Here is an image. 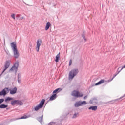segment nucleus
<instances>
[{"mask_svg":"<svg viewBox=\"0 0 125 125\" xmlns=\"http://www.w3.org/2000/svg\"><path fill=\"white\" fill-rule=\"evenodd\" d=\"M88 110H92V111H96L97 110V106H92L88 108Z\"/></svg>","mask_w":125,"mask_h":125,"instance_id":"13","label":"nucleus"},{"mask_svg":"<svg viewBox=\"0 0 125 125\" xmlns=\"http://www.w3.org/2000/svg\"><path fill=\"white\" fill-rule=\"evenodd\" d=\"M81 106H83V105H86L87 103L85 101H83V102H80Z\"/></svg>","mask_w":125,"mask_h":125,"instance_id":"23","label":"nucleus"},{"mask_svg":"<svg viewBox=\"0 0 125 125\" xmlns=\"http://www.w3.org/2000/svg\"><path fill=\"white\" fill-rule=\"evenodd\" d=\"M10 64V61H6V64L4 66L5 69H4L3 71L2 72V74H3V73H4V72H5L6 69L8 68V67H9Z\"/></svg>","mask_w":125,"mask_h":125,"instance_id":"9","label":"nucleus"},{"mask_svg":"<svg viewBox=\"0 0 125 125\" xmlns=\"http://www.w3.org/2000/svg\"><path fill=\"white\" fill-rule=\"evenodd\" d=\"M78 115H79V113H75V114H74V115H73V119H75V118H77V117H78Z\"/></svg>","mask_w":125,"mask_h":125,"instance_id":"24","label":"nucleus"},{"mask_svg":"<svg viewBox=\"0 0 125 125\" xmlns=\"http://www.w3.org/2000/svg\"><path fill=\"white\" fill-rule=\"evenodd\" d=\"M125 97V94L122 97H120L119 99H122V98H124V97Z\"/></svg>","mask_w":125,"mask_h":125,"instance_id":"30","label":"nucleus"},{"mask_svg":"<svg viewBox=\"0 0 125 125\" xmlns=\"http://www.w3.org/2000/svg\"><path fill=\"white\" fill-rule=\"evenodd\" d=\"M79 73V70L77 69H73L70 72L69 74V80H73L75 76Z\"/></svg>","mask_w":125,"mask_h":125,"instance_id":"2","label":"nucleus"},{"mask_svg":"<svg viewBox=\"0 0 125 125\" xmlns=\"http://www.w3.org/2000/svg\"><path fill=\"white\" fill-rule=\"evenodd\" d=\"M9 92V88H5L1 91L0 92V96H5L7 93Z\"/></svg>","mask_w":125,"mask_h":125,"instance_id":"4","label":"nucleus"},{"mask_svg":"<svg viewBox=\"0 0 125 125\" xmlns=\"http://www.w3.org/2000/svg\"><path fill=\"white\" fill-rule=\"evenodd\" d=\"M72 96H75V97H82L83 96V93H80L78 91H74L72 93Z\"/></svg>","mask_w":125,"mask_h":125,"instance_id":"5","label":"nucleus"},{"mask_svg":"<svg viewBox=\"0 0 125 125\" xmlns=\"http://www.w3.org/2000/svg\"><path fill=\"white\" fill-rule=\"evenodd\" d=\"M10 100H13V98L8 97L5 100V102H7V101H10Z\"/></svg>","mask_w":125,"mask_h":125,"instance_id":"21","label":"nucleus"},{"mask_svg":"<svg viewBox=\"0 0 125 125\" xmlns=\"http://www.w3.org/2000/svg\"><path fill=\"white\" fill-rule=\"evenodd\" d=\"M57 98V94H53L50 97L49 100V101H53V100H55Z\"/></svg>","mask_w":125,"mask_h":125,"instance_id":"10","label":"nucleus"},{"mask_svg":"<svg viewBox=\"0 0 125 125\" xmlns=\"http://www.w3.org/2000/svg\"><path fill=\"white\" fill-rule=\"evenodd\" d=\"M11 46L14 53V57H15V58H18V57H19V52H18V50L17 49V46L16 45V43H11Z\"/></svg>","mask_w":125,"mask_h":125,"instance_id":"1","label":"nucleus"},{"mask_svg":"<svg viewBox=\"0 0 125 125\" xmlns=\"http://www.w3.org/2000/svg\"><path fill=\"white\" fill-rule=\"evenodd\" d=\"M3 101H4V99H0V104H1V103H2V102H3Z\"/></svg>","mask_w":125,"mask_h":125,"instance_id":"27","label":"nucleus"},{"mask_svg":"<svg viewBox=\"0 0 125 125\" xmlns=\"http://www.w3.org/2000/svg\"><path fill=\"white\" fill-rule=\"evenodd\" d=\"M116 76H117V75H114V76L112 77V79H111V81L113 80V79H114V78H115V77H116Z\"/></svg>","mask_w":125,"mask_h":125,"instance_id":"31","label":"nucleus"},{"mask_svg":"<svg viewBox=\"0 0 125 125\" xmlns=\"http://www.w3.org/2000/svg\"><path fill=\"white\" fill-rule=\"evenodd\" d=\"M28 118H29L28 116H26V115H24L21 117L20 118H18V119H16V120H20L21 119H28Z\"/></svg>","mask_w":125,"mask_h":125,"instance_id":"22","label":"nucleus"},{"mask_svg":"<svg viewBox=\"0 0 125 125\" xmlns=\"http://www.w3.org/2000/svg\"><path fill=\"white\" fill-rule=\"evenodd\" d=\"M80 106H82V104H81V102H76L75 104V107H80Z\"/></svg>","mask_w":125,"mask_h":125,"instance_id":"18","label":"nucleus"},{"mask_svg":"<svg viewBox=\"0 0 125 125\" xmlns=\"http://www.w3.org/2000/svg\"><path fill=\"white\" fill-rule=\"evenodd\" d=\"M23 18H24V17H22V19H23Z\"/></svg>","mask_w":125,"mask_h":125,"instance_id":"33","label":"nucleus"},{"mask_svg":"<svg viewBox=\"0 0 125 125\" xmlns=\"http://www.w3.org/2000/svg\"><path fill=\"white\" fill-rule=\"evenodd\" d=\"M42 119H43V115H42V116L39 117L37 120L40 122V123L42 122Z\"/></svg>","mask_w":125,"mask_h":125,"instance_id":"19","label":"nucleus"},{"mask_svg":"<svg viewBox=\"0 0 125 125\" xmlns=\"http://www.w3.org/2000/svg\"><path fill=\"white\" fill-rule=\"evenodd\" d=\"M18 66H19L18 62L15 63L14 66L10 69V71H15L16 73V72H17V69H18Z\"/></svg>","mask_w":125,"mask_h":125,"instance_id":"7","label":"nucleus"},{"mask_svg":"<svg viewBox=\"0 0 125 125\" xmlns=\"http://www.w3.org/2000/svg\"><path fill=\"white\" fill-rule=\"evenodd\" d=\"M105 83V80H102L100 81L99 82L97 83L95 85L97 86V85H100V84H102V83Z\"/></svg>","mask_w":125,"mask_h":125,"instance_id":"12","label":"nucleus"},{"mask_svg":"<svg viewBox=\"0 0 125 125\" xmlns=\"http://www.w3.org/2000/svg\"><path fill=\"white\" fill-rule=\"evenodd\" d=\"M60 59V53H59L58 54H57L56 56L55 61L56 63L58 62V61H59Z\"/></svg>","mask_w":125,"mask_h":125,"instance_id":"14","label":"nucleus"},{"mask_svg":"<svg viewBox=\"0 0 125 125\" xmlns=\"http://www.w3.org/2000/svg\"><path fill=\"white\" fill-rule=\"evenodd\" d=\"M83 38L84 39V40H85V41H86V39H85V36L84 35H82Z\"/></svg>","mask_w":125,"mask_h":125,"instance_id":"29","label":"nucleus"},{"mask_svg":"<svg viewBox=\"0 0 125 125\" xmlns=\"http://www.w3.org/2000/svg\"><path fill=\"white\" fill-rule=\"evenodd\" d=\"M94 101H96V99H92L91 101H90V103H93Z\"/></svg>","mask_w":125,"mask_h":125,"instance_id":"26","label":"nucleus"},{"mask_svg":"<svg viewBox=\"0 0 125 125\" xmlns=\"http://www.w3.org/2000/svg\"><path fill=\"white\" fill-rule=\"evenodd\" d=\"M44 102H45V100L44 99H42L39 104V105L35 107V110L39 111L40 109L42 108L43 107V105H44Z\"/></svg>","mask_w":125,"mask_h":125,"instance_id":"3","label":"nucleus"},{"mask_svg":"<svg viewBox=\"0 0 125 125\" xmlns=\"http://www.w3.org/2000/svg\"><path fill=\"white\" fill-rule=\"evenodd\" d=\"M11 16L12 18L14 19V20H15V14H12Z\"/></svg>","mask_w":125,"mask_h":125,"instance_id":"25","label":"nucleus"},{"mask_svg":"<svg viewBox=\"0 0 125 125\" xmlns=\"http://www.w3.org/2000/svg\"><path fill=\"white\" fill-rule=\"evenodd\" d=\"M87 98V96L84 97V99H86Z\"/></svg>","mask_w":125,"mask_h":125,"instance_id":"32","label":"nucleus"},{"mask_svg":"<svg viewBox=\"0 0 125 125\" xmlns=\"http://www.w3.org/2000/svg\"><path fill=\"white\" fill-rule=\"evenodd\" d=\"M51 26V24H50V22H47L46 23V26H45V30L46 31H47L48 29H49V27Z\"/></svg>","mask_w":125,"mask_h":125,"instance_id":"15","label":"nucleus"},{"mask_svg":"<svg viewBox=\"0 0 125 125\" xmlns=\"http://www.w3.org/2000/svg\"><path fill=\"white\" fill-rule=\"evenodd\" d=\"M72 65V60H70L69 61V66H71Z\"/></svg>","mask_w":125,"mask_h":125,"instance_id":"28","label":"nucleus"},{"mask_svg":"<svg viewBox=\"0 0 125 125\" xmlns=\"http://www.w3.org/2000/svg\"><path fill=\"white\" fill-rule=\"evenodd\" d=\"M61 90H62V89L60 88H57L53 91V94H57V93H59Z\"/></svg>","mask_w":125,"mask_h":125,"instance_id":"11","label":"nucleus"},{"mask_svg":"<svg viewBox=\"0 0 125 125\" xmlns=\"http://www.w3.org/2000/svg\"><path fill=\"white\" fill-rule=\"evenodd\" d=\"M8 105L5 104H0V109H5V108H7Z\"/></svg>","mask_w":125,"mask_h":125,"instance_id":"17","label":"nucleus"},{"mask_svg":"<svg viewBox=\"0 0 125 125\" xmlns=\"http://www.w3.org/2000/svg\"><path fill=\"white\" fill-rule=\"evenodd\" d=\"M10 94L12 95H13V94H15L16 92H17V88L16 87H15L13 88H11L9 90Z\"/></svg>","mask_w":125,"mask_h":125,"instance_id":"8","label":"nucleus"},{"mask_svg":"<svg viewBox=\"0 0 125 125\" xmlns=\"http://www.w3.org/2000/svg\"><path fill=\"white\" fill-rule=\"evenodd\" d=\"M17 105H20V106H22L23 105V102L21 101L18 100V102L17 103Z\"/></svg>","mask_w":125,"mask_h":125,"instance_id":"20","label":"nucleus"},{"mask_svg":"<svg viewBox=\"0 0 125 125\" xmlns=\"http://www.w3.org/2000/svg\"><path fill=\"white\" fill-rule=\"evenodd\" d=\"M42 41L41 39H38L36 42L37 45L36 49L37 51V52H39L40 51V46L42 45Z\"/></svg>","mask_w":125,"mask_h":125,"instance_id":"6","label":"nucleus"},{"mask_svg":"<svg viewBox=\"0 0 125 125\" xmlns=\"http://www.w3.org/2000/svg\"><path fill=\"white\" fill-rule=\"evenodd\" d=\"M18 100H13L11 101V104L12 106H15L17 104Z\"/></svg>","mask_w":125,"mask_h":125,"instance_id":"16","label":"nucleus"}]
</instances>
